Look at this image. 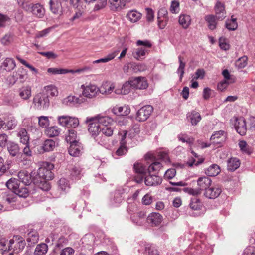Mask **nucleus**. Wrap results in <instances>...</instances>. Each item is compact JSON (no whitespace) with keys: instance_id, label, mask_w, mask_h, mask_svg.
Segmentation results:
<instances>
[{"instance_id":"f257e3e1","label":"nucleus","mask_w":255,"mask_h":255,"mask_svg":"<svg viewBox=\"0 0 255 255\" xmlns=\"http://www.w3.org/2000/svg\"><path fill=\"white\" fill-rule=\"evenodd\" d=\"M87 122L89 123L88 131L91 136L98 144L105 145L106 139L101 135V126L95 121Z\"/></svg>"},{"instance_id":"f03ea898","label":"nucleus","mask_w":255,"mask_h":255,"mask_svg":"<svg viewBox=\"0 0 255 255\" xmlns=\"http://www.w3.org/2000/svg\"><path fill=\"white\" fill-rule=\"evenodd\" d=\"M197 182L198 186V188H187L185 190L191 195H197L200 194L202 191H205L211 185L212 180L208 177L203 176L199 178Z\"/></svg>"},{"instance_id":"7ed1b4c3","label":"nucleus","mask_w":255,"mask_h":255,"mask_svg":"<svg viewBox=\"0 0 255 255\" xmlns=\"http://www.w3.org/2000/svg\"><path fill=\"white\" fill-rule=\"evenodd\" d=\"M34 107L38 110L47 109L50 106L48 95L44 93L36 94L33 99Z\"/></svg>"},{"instance_id":"20e7f679","label":"nucleus","mask_w":255,"mask_h":255,"mask_svg":"<svg viewBox=\"0 0 255 255\" xmlns=\"http://www.w3.org/2000/svg\"><path fill=\"white\" fill-rule=\"evenodd\" d=\"M54 168V165L49 162H45L43 166L40 167L37 174L34 178H38L39 180L44 179L50 180L53 179L54 174L51 170Z\"/></svg>"},{"instance_id":"39448f33","label":"nucleus","mask_w":255,"mask_h":255,"mask_svg":"<svg viewBox=\"0 0 255 255\" xmlns=\"http://www.w3.org/2000/svg\"><path fill=\"white\" fill-rule=\"evenodd\" d=\"M68 0H50V9L51 11L57 15H61L67 7Z\"/></svg>"},{"instance_id":"423d86ee","label":"nucleus","mask_w":255,"mask_h":255,"mask_svg":"<svg viewBox=\"0 0 255 255\" xmlns=\"http://www.w3.org/2000/svg\"><path fill=\"white\" fill-rule=\"evenodd\" d=\"M58 123L62 126L68 128H76L79 124L78 118L69 116H61L58 117Z\"/></svg>"},{"instance_id":"0eeeda50","label":"nucleus","mask_w":255,"mask_h":255,"mask_svg":"<svg viewBox=\"0 0 255 255\" xmlns=\"http://www.w3.org/2000/svg\"><path fill=\"white\" fill-rule=\"evenodd\" d=\"M16 239H11L9 241L8 243V250L10 252L9 254L7 255H14V254H18L20 251L23 250L25 247V243L22 240H17V237H15Z\"/></svg>"},{"instance_id":"6e6552de","label":"nucleus","mask_w":255,"mask_h":255,"mask_svg":"<svg viewBox=\"0 0 255 255\" xmlns=\"http://www.w3.org/2000/svg\"><path fill=\"white\" fill-rule=\"evenodd\" d=\"M153 108L150 105H146L142 107L137 112L136 120L139 122H144L146 121L151 113L153 112Z\"/></svg>"},{"instance_id":"1a4fd4ad","label":"nucleus","mask_w":255,"mask_h":255,"mask_svg":"<svg viewBox=\"0 0 255 255\" xmlns=\"http://www.w3.org/2000/svg\"><path fill=\"white\" fill-rule=\"evenodd\" d=\"M234 127L237 132L241 135H245L247 131V125L243 117L236 118L234 119Z\"/></svg>"},{"instance_id":"9d476101","label":"nucleus","mask_w":255,"mask_h":255,"mask_svg":"<svg viewBox=\"0 0 255 255\" xmlns=\"http://www.w3.org/2000/svg\"><path fill=\"white\" fill-rule=\"evenodd\" d=\"M87 122L95 121L99 125L102 126H109L113 122V119L108 116H103L98 115L96 116L87 118Z\"/></svg>"},{"instance_id":"9b49d317","label":"nucleus","mask_w":255,"mask_h":255,"mask_svg":"<svg viewBox=\"0 0 255 255\" xmlns=\"http://www.w3.org/2000/svg\"><path fill=\"white\" fill-rule=\"evenodd\" d=\"M130 83L133 88L138 89H145L148 87L147 81L145 77H137L131 78Z\"/></svg>"},{"instance_id":"f8f14e48","label":"nucleus","mask_w":255,"mask_h":255,"mask_svg":"<svg viewBox=\"0 0 255 255\" xmlns=\"http://www.w3.org/2000/svg\"><path fill=\"white\" fill-rule=\"evenodd\" d=\"M82 88L83 89V95L89 98L95 97L99 92V88L95 85L90 84L86 87L82 85Z\"/></svg>"},{"instance_id":"ddd939ff","label":"nucleus","mask_w":255,"mask_h":255,"mask_svg":"<svg viewBox=\"0 0 255 255\" xmlns=\"http://www.w3.org/2000/svg\"><path fill=\"white\" fill-rule=\"evenodd\" d=\"M27 78V72L25 69L22 67H20L13 73V76L10 79L11 82H13L14 84L17 81L19 80L21 83L25 81Z\"/></svg>"},{"instance_id":"4468645a","label":"nucleus","mask_w":255,"mask_h":255,"mask_svg":"<svg viewBox=\"0 0 255 255\" xmlns=\"http://www.w3.org/2000/svg\"><path fill=\"white\" fill-rule=\"evenodd\" d=\"M222 192L221 188L218 186H210L204 192V196L209 199L218 197Z\"/></svg>"},{"instance_id":"2eb2a0df","label":"nucleus","mask_w":255,"mask_h":255,"mask_svg":"<svg viewBox=\"0 0 255 255\" xmlns=\"http://www.w3.org/2000/svg\"><path fill=\"white\" fill-rule=\"evenodd\" d=\"M162 218V216L160 214L153 212L148 216L146 220L152 226H157L161 223Z\"/></svg>"},{"instance_id":"dca6fc26","label":"nucleus","mask_w":255,"mask_h":255,"mask_svg":"<svg viewBox=\"0 0 255 255\" xmlns=\"http://www.w3.org/2000/svg\"><path fill=\"white\" fill-rule=\"evenodd\" d=\"M18 177L19 179V182H21L25 185H29L33 182V178H32V175L25 170L19 172Z\"/></svg>"},{"instance_id":"f3484780","label":"nucleus","mask_w":255,"mask_h":255,"mask_svg":"<svg viewBox=\"0 0 255 255\" xmlns=\"http://www.w3.org/2000/svg\"><path fill=\"white\" fill-rule=\"evenodd\" d=\"M131 219L133 223L138 225H142L145 222L146 213L143 211L134 213L131 215Z\"/></svg>"},{"instance_id":"a211bd4d","label":"nucleus","mask_w":255,"mask_h":255,"mask_svg":"<svg viewBox=\"0 0 255 255\" xmlns=\"http://www.w3.org/2000/svg\"><path fill=\"white\" fill-rule=\"evenodd\" d=\"M149 175L145 177V184L147 186H157L160 185L162 182V178L158 176L151 175L149 173Z\"/></svg>"},{"instance_id":"6ab92c4d","label":"nucleus","mask_w":255,"mask_h":255,"mask_svg":"<svg viewBox=\"0 0 255 255\" xmlns=\"http://www.w3.org/2000/svg\"><path fill=\"white\" fill-rule=\"evenodd\" d=\"M68 149L69 153L72 156H79L82 149L81 144L78 142L70 143Z\"/></svg>"},{"instance_id":"aec40b11","label":"nucleus","mask_w":255,"mask_h":255,"mask_svg":"<svg viewBox=\"0 0 255 255\" xmlns=\"http://www.w3.org/2000/svg\"><path fill=\"white\" fill-rule=\"evenodd\" d=\"M112 112L118 116H127L130 113V109L127 106H116L112 108Z\"/></svg>"},{"instance_id":"412c9836","label":"nucleus","mask_w":255,"mask_h":255,"mask_svg":"<svg viewBox=\"0 0 255 255\" xmlns=\"http://www.w3.org/2000/svg\"><path fill=\"white\" fill-rule=\"evenodd\" d=\"M83 98L76 97L74 96H69L63 100V103L69 106H75L77 104L83 102Z\"/></svg>"},{"instance_id":"4be33fe9","label":"nucleus","mask_w":255,"mask_h":255,"mask_svg":"<svg viewBox=\"0 0 255 255\" xmlns=\"http://www.w3.org/2000/svg\"><path fill=\"white\" fill-rule=\"evenodd\" d=\"M49 180L41 179L39 180L38 178H33V182L37 185L40 189L43 191H48L50 188V185L48 182Z\"/></svg>"},{"instance_id":"5701e85b","label":"nucleus","mask_w":255,"mask_h":255,"mask_svg":"<svg viewBox=\"0 0 255 255\" xmlns=\"http://www.w3.org/2000/svg\"><path fill=\"white\" fill-rule=\"evenodd\" d=\"M30 12L36 17L42 18L45 14V9L39 3L33 4Z\"/></svg>"},{"instance_id":"b1692460","label":"nucleus","mask_w":255,"mask_h":255,"mask_svg":"<svg viewBox=\"0 0 255 255\" xmlns=\"http://www.w3.org/2000/svg\"><path fill=\"white\" fill-rule=\"evenodd\" d=\"M56 145V142L53 140L47 139L40 146V149L42 150L43 152H49L53 150Z\"/></svg>"},{"instance_id":"393cba45","label":"nucleus","mask_w":255,"mask_h":255,"mask_svg":"<svg viewBox=\"0 0 255 255\" xmlns=\"http://www.w3.org/2000/svg\"><path fill=\"white\" fill-rule=\"evenodd\" d=\"M127 0H109L111 9L114 11H118L123 8Z\"/></svg>"},{"instance_id":"a878e982","label":"nucleus","mask_w":255,"mask_h":255,"mask_svg":"<svg viewBox=\"0 0 255 255\" xmlns=\"http://www.w3.org/2000/svg\"><path fill=\"white\" fill-rule=\"evenodd\" d=\"M114 127L110 125L109 126H102L101 128V135L102 137H105V145L108 143V137L111 136L114 132Z\"/></svg>"},{"instance_id":"bb28decb","label":"nucleus","mask_w":255,"mask_h":255,"mask_svg":"<svg viewBox=\"0 0 255 255\" xmlns=\"http://www.w3.org/2000/svg\"><path fill=\"white\" fill-rule=\"evenodd\" d=\"M224 133L225 132L224 131L220 130L213 134L210 138V141L212 142V143L214 144H220L225 139L224 137H223Z\"/></svg>"},{"instance_id":"cd10ccee","label":"nucleus","mask_w":255,"mask_h":255,"mask_svg":"<svg viewBox=\"0 0 255 255\" xmlns=\"http://www.w3.org/2000/svg\"><path fill=\"white\" fill-rule=\"evenodd\" d=\"M7 150L11 156L14 157L19 153L20 148L18 144L13 142H9L7 143Z\"/></svg>"},{"instance_id":"c85d7f7f","label":"nucleus","mask_w":255,"mask_h":255,"mask_svg":"<svg viewBox=\"0 0 255 255\" xmlns=\"http://www.w3.org/2000/svg\"><path fill=\"white\" fill-rule=\"evenodd\" d=\"M220 167L216 164L210 166L205 170V173L208 176H216L220 172Z\"/></svg>"},{"instance_id":"c756f323","label":"nucleus","mask_w":255,"mask_h":255,"mask_svg":"<svg viewBox=\"0 0 255 255\" xmlns=\"http://www.w3.org/2000/svg\"><path fill=\"white\" fill-rule=\"evenodd\" d=\"M39 240V235L37 232L35 230H32L26 235V240L29 243V245H32L36 243Z\"/></svg>"},{"instance_id":"7c9ffc66","label":"nucleus","mask_w":255,"mask_h":255,"mask_svg":"<svg viewBox=\"0 0 255 255\" xmlns=\"http://www.w3.org/2000/svg\"><path fill=\"white\" fill-rule=\"evenodd\" d=\"M16 66L15 61L12 58H6L2 63L1 67L7 71H10Z\"/></svg>"},{"instance_id":"2f4dec72","label":"nucleus","mask_w":255,"mask_h":255,"mask_svg":"<svg viewBox=\"0 0 255 255\" xmlns=\"http://www.w3.org/2000/svg\"><path fill=\"white\" fill-rule=\"evenodd\" d=\"M17 136L20 138V142L23 144H29V137L25 128H21L17 133Z\"/></svg>"},{"instance_id":"473e14b6","label":"nucleus","mask_w":255,"mask_h":255,"mask_svg":"<svg viewBox=\"0 0 255 255\" xmlns=\"http://www.w3.org/2000/svg\"><path fill=\"white\" fill-rule=\"evenodd\" d=\"M19 95L23 100L28 99L31 95V87L29 86L23 87L19 90Z\"/></svg>"},{"instance_id":"72a5a7b5","label":"nucleus","mask_w":255,"mask_h":255,"mask_svg":"<svg viewBox=\"0 0 255 255\" xmlns=\"http://www.w3.org/2000/svg\"><path fill=\"white\" fill-rule=\"evenodd\" d=\"M240 165V160L237 158H231L228 160L227 168L230 171H235Z\"/></svg>"},{"instance_id":"f704fd0d","label":"nucleus","mask_w":255,"mask_h":255,"mask_svg":"<svg viewBox=\"0 0 255 255\" xmlns=\"http://www.w3.org/2000/svg\"><path fill=\"white\" fill-rule=\"evenodd\" d=\"M179 23L183 28H187L191 23L190 16L186 14H181L179 18Z\"/></svg>"},{"instance_id":"c9c22d12","label":"nucleus","mask_w":255,"mask_h":255,"mask_svg":"<svg viewBox=\"0 0 255 255\" xmlns=\"http://www.w3.org/2000/svg\"><path fill=\"white\" fill-rule=\"evenodd\" d=\"M47 72L54 75L65 74L68 73H75L73 70H68L66 69L49 68L47 69Z\"/></svg>"},{"instance_id":"e433bc0d","label":"nucleus","mask_w":255,"mask_h":255,"mask_svg":"<svg viewBox=\"0 0 255 255\" xmlns=\"http://www.w3.org/2000/svg\"><path fill=\"white\" fill-rule=\"evenodd\" d=\"M114 89V86L112 84L106 82L103 83L99 89V92L102 94L108 95L110 94Z\"/></svg>"},{"instance_id":"4c0bfd02","label":"nucleus","mask_w":255,"mask_h":255,"mask_svg":"<svg viewBox=\"0 0 255 255\" xmlns=\"http://www.w3.org/2000/svg\"><path fill=\"white\" fill-rule=\"evenodd\" d=\"M6 185L9 189L15 192L19 187V181L16 178H11L8 180Z\"/></svg>"},{"instance_id":"58836bf2","label":"nucleus","mask_w":255,"mask_h":255,"mask_svg":"<svg viewBox=\"0 0 255 255\" xmlns=\"http://www.w3.org/2000/svg\"><path fill=\"white\" fill-rule=\"evenodd\" d=\"M189 206L192 210H200L202 209L203 205L199 199L194 197L191 199Z\"/></svg>"},{"instance_id":"ea45409f","label":"nucleus","mask_w":255,"mask_h":255,"mask_svg":"<svg viewBox=\"0 0 255 255\" xmlns=\"http://www.w3.org/2000/svg\"><path fill=\"white\" fill-rule=\"evenodd\" d=\"M183 57L179 55L178 56V60L179 62V66L177 70V73L179 75V80L181 81L183 78V77L184 74V70L186 66V64L183 61Z\"/></svg>"},{"instance_id":"a19ab883","label":"nucleus","mask_w":255,"mask_h":255,"mask_svg":"<svg viewBox=\"0 0 255 255\" xmlns=\"http://www.w3.org/2000/svg\"><path fill=\"white\" fill-rule=\"evenodd\" d=\"M8 243L9 241L5 238L0 239V252L2 254H6L7 255L10 252V250H8Z\"/></svg>"},{"instance_id":"79ce46f5","label":"nucleus","mask_w":255,"mask_h":255,"mask_svg":"<svg viewBox=\"0 0 255 255\" xmlns=\"http://www.w3.org/2000/svg\"><path fill=\"white\" fill-rule=\"evenodd\" d=\"M189 120L193 125H196L201 119L200 114L195 111H192L188 116Z\"/></svg>"},{"instance_id":"37998d69","label":"nucleus","mask_w":255,"mask_h":255,"mask_svg":"<svg viewBox=\"0 0 255 255\" xmlns=\"http://www.w3.org/2000/svg\"><path fill=\"white\" fill-rule=\"evenodd\" d=\"M147 69V66L144 64H137L134 62H131V72L137 73L138 72H143Z\"/></svg>"},{"instance_id":"c03bdc74","label":"nucleus","mask_w":255,"mask_h":255,"mask_svg":"<svg viewBox=\"0 0 255 255\" xmlns=\"http://www.w3.org/2000/svg\"><path fill=\"white\" fill-rule=\"evenodd\" d=\"M66 140L70 143L78 142L77 132L73 129H69L68 130V135L66 137Z\"/></svg>"},{"instance_id":"a18cd8bd","label":"nucleus","mask_w":255,"mask_h":255,"mask_svg":"<svg viewBox=\"0 0 255 255\" xmlns=\"http://www.w3.org/2000/svg\"><path fill=\"white\" fill-rule=\"evenodd\" d=\"M47 246L46 244L42 243L38 245L34 251L35 255H44L47 253Z\"/></svg>"},{"instance_id":"49530a36","label":"nucleus","mask_w":255,"mask_h":255,"mask_svg":"<svg viewBox=\"0 0 255 255\" xmlns=\"http://www.w3.org/2000/svg\"><path fill=\"white\" fill-rule=\"evenodd\" d=\"M46 133L49 137H55L59 135L60 129L56 126H53L48 128L46 130Z\"/></svg>"},{"instance_id":"de8ad7c7","label":"nucleus","mask_w":255,"mask_h":255,"mask_svg":"<svg viewBox=\"0 0 255 255\" xmlns=\"http://www.w3.org/2000/svg\"><path fill=\"white\" fill-rule=\"evenodd\" d=\"M127 17L131 22H135L141 18V14L136 11H131L127 14Z\"/></svg>"},{"instance_id":"09e8293b","label":"nucleus","mask_w":255,"mask_h":255,"mask_svg":"<svg viewBox=\"0 0 255 255\" xmlns=\"http://www.w3.org/2000/svg\"><path fill=\"white\" fill-rule=\"evenodd\" d=\"M206 21L208 23V27L211 30H214L216 27V18L214 15H209L205 17Z\"/></svg>"},{"instance_id":"8fccbe9b","label":"nucleus","mask_w":255,"mask_h":255,"mask_svg":"<svg viewBox=\"0 0 255 255\" xmlns=\"http://www.w3.org/2000/svg\"><path fill=\"white\" fill-rule=\"evenodd\" d=\"M134 169L137 174L146 175L147 173V169L142 164L139 163H136L134 164Z\"/></svg>"},{"instance_id":"3c124183","label":"nucleus","mask_w":255,"mask_h":255,"mask_svg":"<svg viewBox=\"0 0 255 255\" xmlns=\"http://www.w3.org/2000/svg\"><path fill=\"white\" fill-rule=\"evenodd\" d=\"M226 27L229 30H235L238 27L237 19L232 16L230 20H228L226 21Z\"/></svg>"},{"instance_id":"603ef678","label":"nucleus","mask_w":255,"mask_h":255,"mask_svg":"<svg viewBox=\"0 0 255 255\" xmlns=\"http://www.w3.org/2000/svg\"><path fill=\"white\" fill-rule=\"evenodd\" d=\"M59 188L63 191H68L70 189L69 181L65 178H61L58 182Z\"/></svg>"},{"instance_id":"864d4df0","label":"nucleus","mask_w":255,"mask_h":255,"mask_svg":"<svg viewBox=\"0 0 255 255\" xmlns=\"http://www.w3.org/2000/svg\"><path fill=\"white\" fill-rule=\"evenodd\" d=\"M248 57L247 56H243L239 58L236 62V66L239 69L245 67L247 65Z\"/></svg>"},{"instance_id":"5fc2aeb1","label":"nucleus","mask_w":255,"mask_h":255,"mask_svg":"<svg viewBox=\"0 0 255 255\" xmlns=\"http://www.w3.org/2000/svg\"><path fill=\"white\" fill-rule=\"evenodd\" d=\"M239 146L242 151L248 154H251L253 152L251 148L247 145L245 141L242 140L239 142Z\"/></svg>"},{"instance_id":"6e6d98bb","label":"nucleus","mask_w":255,"mask_h":255,"mask_svg":"<svg viewBox=\"0 0 255 255\" xmlns=\"http://www.w3.org/2000/svg\"><path fill=\"white\" fill-rule=\"evenodd\" d=\"M118 52V51H114V52L109 54L106 57H105L103 58H101L98 60L94 61L93 62V63H100V62H103V63L107 62L111 60L112 59H114L116 56Z\"/></svg>"},{"instance_id":"4d7b16f0","label":"nucleus","mask_w":255,"mask_h":255,"mask_svg":"<svg viewBox=\"0 0 255 255\" xmlns=\"http://www.w3.org/2000/svg\"><path fill=\"white\" fill-rule=\"evenodd\" d=\"M86 7H82L81 8H76L77 11H76L75 14L71 18L72 20H75L80 18L81 17H84L86 14L85 11Z\"/></svg>"},{"instance_id":"13d9d810","label":"nucleus","mask_w":255,"mask_h":255,"mask_svg":"<svg viewBox=\"0 0 255 255\" xmlns=\"http://www.w3.org/2000/svg\"><path fill=\"white\" fill-rule=\"evenodd\" d=\"M71 175L73 180L80 179L82 176L80 168L79 167H73L71 171Z\"/></svg>"},{"instance_id":"bf43d9fd","label":"nucleus","mask_w":255,"mask_h":255,"mask_svg":"<svg viewBox=\"0 0 255 255\" xmlns=\"http://www.w3.org/2000/svg\"><path fill=\"white\" fill-rule=\"evenodd\" d=\"M14 193L16 194V195H18V196L20 197H23L26 198L29 195V191L27 188L26 187H18V189L15 190Z\"/></svg>"},{"instance_id":"052dcab7","label":"nucleus","mask_w":255,"mask_h":255,"mask_svg":"<svg viewBox=\"0 0 255 255\" xmlns=\"http://www.w3.org/2000/svg\"><path fill=\"white\" fill-rule=\"evenodd\" d=\"M9 168V165L5 164L4 159L0 156V176L5 174Z\"/></svg>"},{"instance_id":"680f3d73","label":"nucleus","mask_w":255,"mask_h":255,"mask_svg":"<svg viewBox=\"0 0 255 255\" xmlns=\"http://www.w3.org/2000/svg\"><path fill=\"white\" fill-rule=\"evenodd\" d=\"M3 198L8 203H11L16 201V195L14 192L10 191L8 194L4 195Z\"/></svg>"},{"instance_id":"e2e57ef3","label":"nucleus","mask_w":255,"mask_h":255,"mask_svg":"<svg viewBox=\"0 0 255 255\" xmlns=\"http://www.w3.org/2000/svg\"><path fill=\"white\" fill-rule=\"evenodd\" d=\"M162 167V164L159 162H155L150 165L148 168V172L150 173L151 172L159 170Z\"/></svg>"},{"instance_id":"0e129e2a","label":"nucleus","mask_w":255,"mask_h":255,"mask_svg":"<svg viewBox=\"0 0 255 255\" xmlns=\"http://www.w3.org/2000/svg\"><path fill=\"white\" fill-rule=\"evenodd\" d=\"M47 93L48 96L50 95L51 96H55L58 95V91L56 87L53 85H49L47 86L46 88Z\"/></svg>"},{"instance_id":"69168bd1","label":"nucleus","mask_w":255,"mask_h":255,"mask_svg":"<svg viewBox=\"0 0 255 255\" xmlns=\"http://www.w3.org/2000/svg\"><path fill=\"white\" fill-rule=\"evenodd\" d=\"M123 200L122 193H121L120 190H116L114 193V197H113V203L115 204H119L122 202Z\"/></svg>"},{"instance_id":"338daca9","label":"nucleus","mask_w":255,"mask_h":255,"mask_svg":"<svg viewBox=\"0 0 255 255\" xmlns=\"http://www.w3.org/2000/svg\"><path fill=\"white\" fill-rule=\"evenodd\" d=\"M179 140L182 142H186L188 144H191L193 143V138L189 137L186 134H179L178 136Z\"/></svg>"},{"instance_id":"774afa93","label":"nucleus","mask_w":255,"mask_h":255,"mask_svg":"<svg viewBox=\"0 0 255 255\" xmlns=\"http://www.w3.org/2000/svg\"><path fill=\"white\" fill-rule=\"evenodd\" d=\"M145 251L148 252L149 255H159L157 250L149 244L145 247Z\"/></svg>"}]
</instances>
